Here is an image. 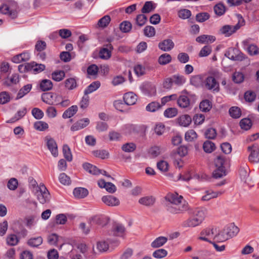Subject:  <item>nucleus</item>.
Returning a JSON list of instances; mask_svg holds the SVG:
<instances>
[{"label":"nucleus","mask_w":259,"mask_h":259,"mask_svg":"<svg viewBox=\"0 0 259 259\" xmlns=\"http://www.w3.org/2000/svg\"><path fill=\"white\" fill-rule=\"evenodd\" d=\"M166 199L168 202L166 205V209L170 213H181L189 209L188 203L177 194L168 195L166 197Z\"/></svg>","instance_id":"f257e3e1"},{"label":"nucleus","mask_w":259,"mask_h":259,"mask_svg":"<svg viewBox=\"0 0 259 259\" xmlns=\"http://www.w3.org/2000/svg\"><path fill=\"white\" fill-rule=\"evenodd\" d=\"M207 210L205 208H197L195 209L192 215L183 223L186 227H194L199 225L204 220Z\"/></svg>","instance_id":"f03ea898"},{"label":"nucleus","mask_w":259,"mask_h":259,"mask_svg":"<svg viewBox=\"0 0 259 259\" xmlns=\"http://www.w3.org/2000/svg\"><path fill=\"white\" fill-rule=\"evenodd\" d=\"M239 231V229L234 224H230L219 232V235L218 236V239L221 240V242L225 241L236 236Z\"/></svg>","instance_id":"7ed1b4c3"},{"label":"nucleus","mask_w":259,"mask_h":259,"mask_svg":"<svg viewBox=\"0 0 259 259\" xmlns=\"http://www.w3.org/2000/svg\"><path fill=\"white\" fill-rule=\"evenodd\" d=\"M245 24V21L240 15H238V22L235 25H225L219 30V33L225 37H229L235 33L240 28Z\"/></svg>","instance_id":"20e7f679"},{"label":"nucleus","mask_w":259,"mask_h":259,"mask_svg":"<svg viewBox=\"0 0 259 259\" xmlns=\"http://www.w3.org/2000/svg\"><path fill=\"white\" fill-rule=\"evenodd\" d=\"M219 235V232H218L217 229H206L202 231L201 233V236L199 239L209 243H211V240H215L218 242H221L219 240L218 236Z\"/></svg>","instance_id":"39448f33"},{"label":"nucleus","mask_w":259,"mask_h":259,"mask_svg":"<svg viewBox=\"0 0 259 259\" xmlns=\"http://www.w3.org/2000/svg\"><path fill=\"white\" fill-rule=\"evenodd\" d=\"M190 95L186 90L182 92L181 95L177 97V104L182 108H190Z\"/></svg>","instance_id":"423d86ee"},{"label":"nucleus","mask_w":259,"mask_h":259,"mask_svg":"<svg viewBox=\"0 0 259 259\" xmlns=\"http://www.w3.org/2000/svg\"><path fill=\"white\" fill-rule=\"evenodd\" d=\"M37 193H34L38 201L41 204H45L50 201V194L45 185L41 186V188Z\"/></svg>","instance_id":"0eeeda50"},{"label":"nucleus","mask_w":259,"mask_h":259,"mask_svg":"<svg viewBox=\"0 0 259 259\" xmlns=\"http://www.w3.org/2000/svg\"><path fill=\"white\" fill-rule=\"evenodd\" d=\"M225 56L234 61H242L245 59V55L235 48H229L225 53Z\"/></svg>","instance_id":"6e6552de"},{"label":"nucleus","mask_w":259,"mask_h":259,"mask_svg":"<svg viewBox=\"0 0 259 259\" xmlns=\"http://www.w3.org/2000/svg\"><path fill=\"white\" fill-rule=\"evenodd\" d=\"M248 150L250 152L248 160L250 162L255 164L259 162V147L254 144L248 147Z\"/></svg>","instance_id":"1a4fd4ad"},{"label":"nucleus","mask_w":259,"mask_h":259,"mask_svg":"<svg viewBox=\"0 0 259 259\" xmlns=\"http://www.w3.org/2000/svg\"><path fill=\"white\" fill-rule=\"evenodd\" d=\"M243 47L251 56L259 54V48L254 44H249V40L246 39L242 41Z\"/></svg>","instance_id":"9d476101"},{"label":"nucleus","mask_w":259,"mask_h":259,"mask_svg":"<svg viewBox=\"0 0 259 259\" xmlns=\"http://www.w3.org/2000/svg\"><path fill=\"white\" fill-rule=\"evenodd\" d=\"M45 141L48 149L54 157L58 155V147L55 140L49 136L45 138Z\"/></svg>","instance_id":"9b49d317"},{"label":"nucleus","mask_w":259,"mask_h":259,"mask_svg":"<svg viewBox=\"0 0 259 259\" xmlns=\"http://www.w3.org/2000/svg\"><path fill=\"white\" fill-rule=\"evenodd\" d=\"M102 202L109 206H116L120 204L119 199L113 195H106L102 197Z\"/></svg>","instance_id":"f8f14e48"},{"label":"nucleus","mask_w":259,"mask_h":259,"mask_svg":"<svg viewBox=\"0 0 259 259\" xmlns=\"http://www.w3.org/2000/svg\"><path fill=\"white\" fill-rule=\"evenodd\" d=\"M204 85L208 90L219 91V84L212 76L207 77L204 81Z\"/></svg>","instance_id":"ddd939ff"},{"label":"nucleus","mask_w":259,"mask_h":259,"mask_svg":"<svg viewBox=\"0 0 259 259\" xmlns=\"http://www.w3.org/2000/svg\"><path fill=\"white\" fill-rule=\"evenodd\" d=\"M105 46V48H103L100 50L99 56L102 59L108 60L111 56V51L113 48L111 44H107Z\"/></svg>","instance_id":"4468645a"},{"label":"nucleus","mask_w":259,"mask_h":259,"mask_svg":"<svg viewBox=\"0 0 259 259\" xmlns=\"http://www.w3.org/2000/svg\"><path fill=\"white\" fill-rule=\"evenodd\" d=\"M27 70L32 71L35 74L41 72L45 69V66L44 64H37L35 62L27 63Z\"/></svg>","instance_id":"2eb2a0df"},{"label":"nucleus","mask_w":259,"mask_h":259,"mask_svg":"<svg viewBox=\"0 0 259 259\" xmlns=\"http://www.w3.org/2000/svg\"><path fill=\"white\" fill-rule=\"evenodd\" d=\"M91 224H96L104 226L108 222V218L104 215H96L92 217L90 220Z\"/></svg>","instance_id":"dca6fc26"},{"label":"nucleus","mask_w":259,"mask_h":259,"mask_svg":"<svg viewBox=\"0 0 259 259\" xmlns=\"http://www.w3.org/2000/svg\"><path fill=\"white\" fill-rule=\"evenodd\" d=\"M90 123V120L88 118L81 119L74 123L71 127L72 131L80 130L86 127Z\"/></svg>","instance_id":"f3484780"},{"label":"nucleus","mask_w":259,"mask_h":259,"mask_svg":"<svg viewBox=\"0 0 259 259\" xmlns=\"http://www.w3.org/2000/svg\"><path fill=\"white\" fill-rule=\"evenodd\" d=\"M174 43L171 39H166L159 43V48L165 52L170 51L174 47Z\"/></svg>","instance_id":"a211bd4d"},{"label":"nucleus","mask_w":259,"mask_h":259,"mask_svg":"<svg viewBox=\"0 0 259 259\" xmlns=\"http://www.w3.org/2000/svg\"><path fill=\"white\" fill-rule=\"evenodd\" d=\"M30 58V54L27 52L16 55L12 58V61L15 63H20L23 61H27Z\"/></svg>","instance_id":"6ab92c4d"},{"label":"nucleus","mask_w":259,"mask_h":259,"mask_svg":"<svg viewBox=\"0 0 259 259\" xmlns=\"http://www.w3.org/2000/svg\"><path fill=\"white\" fill-rule=\"evenodd\" d=\"M223 193L222 191H213L211 190H207L205 192V194L202 197L201 200L203 201H208L212 198H217Z\"/></svg>","instance_id":"aec40b11"},{"label":"nucleus","mask_w":259,"mask_h":259,"mask_svg":"<svg viewBox=\"0 0 259 259\" xmlns=\"http://www.w3.org/2000/svg\"><path fill=\"white\" fill-rule=\"evenodd\" d=\"M123 100L127 106L133 105L136 104L137 101V97L133 92H128L124 95Z\"/></svg>","instance_id":"412c9836"},{"label":"nucleus","mask_w":259,"mask_h":259,"mask_svg":"<svg viewBox=\"0 0 259 259\" xmlns=\"http://www.w3.org/2000/svg\"><path fill=\"white\" fill-rule=\"evenodd\" d=\"M83 169L89 173L94 175H98L101 173L102 171L98 169L96 166L93 165L89 163H84L82 165Z\"/></svg>","instance_id":"4be33fe9"},{"label":"nucleus","mask_w":259,"mask_h":259,"mask_svg":"<svg viewBox=\"0 0 259 259\" xmlns=\"http://www.w3.org/2000/svg\"><path fill=\"white\" fill-rule=\"evenodd\" d=\"M73 193L76 198L82 199L84 198L88 195L89 191L86 188L77 187L74 189Z\"/></svg>","instance_id":"5701e85b"},{"label":"nucleus","mask_w":259,"mask_h":259,"mask_svg":"<svg viewBox=\"0 0 259 259\" xmlns=\"http://www.w3.org/2000/svg\"><path fill=\"white\" fill-rule=\"evenodd\" d=\"M0 12L5 15H8L12 19H14L17 16L16 11L10 10L9 7L7 5H3L0 7Z\"/></svg>","instance_id":"b1692460"},{"label":"nucleus","mask_w":259,"mask_h":259,"mask_svg":"<svg viewBox=\"0 0 259 259\" xmlns=\"http://www.w3.org/2000/svg\"><path fill=\"white\" fill-rule=\"evenodd\" d=\"M215 40L214 36L210 35H201L196 38V41L201 44L213 42Z\"/></svg>","instance_id":"393cba45"},{"label":"nucleus","mask_w":259,"mask_h":259,"mask_svg":"<svg viewBox=\"0 0 259 259\" xmlns=\"http://www.w3.org/2000/svg\"><path fill=\"white\" fill-rule=\"evenodd\" d=\"M29 188L31 189L32 192L34 194L38 192L39 190L41 188L42 185H45L44 184H40L38 185L36 180L32 178L29 179Z\"/></svg>","instance_id":"a878e982"},{"label":"nucleus","mask_w":259,"mask_h":259,"mask_svg":"<svg viewBox=\"0 0 259 259\" xmlns=\"http://www.w3.org/2000/svg\"><path fill=\"white\" fill-rule=\"evenodd\" d=\"M77 110L78 107L76 105H73L64 111L62 117L65 119L70 118L77 112Z\"/></svg>","instance_id":"bb28decb"},{"label":"nucleus","mask_w":259,"mask_h":259,"mask_svg":"<svg viewBox=\"0 0 259 259\" xmlns=\"http://www.w3.org/2000/svg\"><path fill=\"white\" fill-rule=\"evenodd\" d=\"M27 113V109L26 108H23L22 109L18 110L15 114L14 116L7 121V123H13L16 121L19 120L22 118Z\"/></svg>","instance_id":"cd10ccee"},{"label":"nucleus","mask_w":259,"mask_h":259,"mask_svg":"<svg viewBox=\"0 0 259 259\" xmlns=\"http://www.w3.org/2000/svg\"><path fill=\"white\" fill-rule=\"evenodd\" d=\"M43 242L42 238L40 236L30 238L27 241V244L32 247H37Z\"/></svg>","instance_id":"c85d7f7f"},{"label":"nucleus","mask_w":259,"mask_h":259,"mask_svg":"<svg viewBox=\"0 0 259 259\" xmlns=\"http://www.w3.org/2000/svg\"><path fill=\"white\" fill-rule=\"evenodd\" d=\"M54 95L52 93H44L41 96L42 101L47 104L52 105L55 104Z\"/></svg>","instance_id":"c756f323"},{"label":"nucleus","mask_w":259,"mask_h":259,"mask_svg":"<svg viewBox=\"0 0 259 259\" xmlns=\"http://www.w3.org/2000/svg\"><path fill=\"white\" fill-rule=\"evenodd\" d=\"M155 4L152 1H147L144 4L141 12L142 13H149L155 9Z\"/></svg>","instance_id":"7c9ffc66"},{"label":"nucleus","mask_w":259,"mask_h":259,"mask_svg":"<svg viewBox=\"0 0 259 259\" xmlns=\"http://www.w3.org/2000/svg\"><path fill=\"white\" fill-rule=\"evenodd\" d=\"M192 119L190 116L187 114L181 116L178 119V122L180 125L184 127L188 126L191 123Z\"/></svg>","instance_id":"2f4dec72"},{"label":"nucleus","mask_w":259,"mask_h":259,"mask_svg":"<svg viewBox=\"0 0 259 259\" xmlns=\"http://www.w3.org/2000/svg\"><path fill=\"white\" fill-rule=\"evenodd\" d=\"M100 82L96 81L91 83L84 91V94L88 95L96 91L100 87Z\"/></svg>","instance_id":"473e14b6"},{"label":"nucleus","mask_w":259,"mask_h":259,"mask_svg":"<svg viewBox=\"0 0 259 259\" xmlns=\"http://www.w3.org/2000/svg\"><path fill=\"white\" fill-rule=\"evenodd\" d=\"M167 241V238L165 237L160 236L157 238L151 243V246L153 248H158L162 246Z\"/></svg>","instance_id":"72a5a7b5"},{"label":"nucleus","mask_w":259,"mask_h":259,"mask_svg":"<svg viewBox=\"0 0 259 259\" xmlns=\"http://www.w3.org/2000/svg\"><path fill=\"white\" fill-rule=\"evenodd\" d=\"M155 201V199L153 196H146L140 198L139 202L145 206L152 205Z\"/></svg>","instance_id":"f704fd0d"},{"label":"nucleus","mask_w":259,"mask_h":259,"mask_svg":"<svg viewBox=\"0 0 259 259\" xmlns=\"http://www.w3.org/2000/svg\"><path fill=\"white\" fill-rule=\"evenodd\" d=\"M64 85L69 90H74L77 86L76 79L72 77L66 79L64 81Z\"/></svg>","instance_id":"c9c22d12"},{"label":"nucleus","mask_w":259,"mask_h":259,"mask_svg":"<svg viewBox=\"0 0 259 259\" xmlns=\"http://www.w3.org/2000/svg\"><path fill=\"white\" fill-rule=\"evenodd\" d=\"M32 85L30 84H28L24 85L21 88L17 94L16 99H19L23 97L25 95L28 94L31 90Z\"/></svg>","instance_id":"e433bc0d"},{"label":"nucleus","mask_w":259,"mask_h":259,"mask_svg":"<svg viewBox=\"0 0 259 259\" xmlns=\"http://www.w3.org/2000/svg\"><path fill=\"white\" fill-rule=\"evenodd\" d=\"M173 82L178 86H181L184 84L186 81V78L182 75L175 74L172 77Z\"/></svg>","instance_id":"4c0bfd02"},{"label":"nucleus","mask_w":259,"mask_h":259,"mask_svg":"<svg viewBox=\"0 0 259 259\" xmlns=\"http://www.w3.org/2000/svg\"><path fill=\"white\" fill-rule=\"evenodd\" d=\"M162 106V104L160 105L157 102H152L147 105L146 110L149 112H154L160 109Z\"/></svg>","instance_id":"58836bf2"},{"label":"nucleus","mask_w":259,"mask_h":259,"mask_svg":"<svg viewBox=\"0 0 259 259\" xmlns=\"http://www.w3.org/2000/svg\"><path fill=\"white\" fill-rule=\"evenodd\" d=\"M212 107L211 102L208 100L201 101L199 105L200 109L203 112L209 111Z\"/></svg>","instance_id":"ea45409f"},{"label":"nucleus","mask_w":259,"mask_h":259,"mask_svg":"<svg viewBox=\"0 0 259 259\" xmlns=\"http://www.w3.org/2000/svg\"><path fill=\"white\" fill-rule=\"evenodd\" d=\"M185 140L188 142H193L197 138V134L193 130H189L185 135Z\"/></svg>","instance_id":"a19ab883"},{"label":"nucleus","mask_w":259,"mask_h":259,"mask_svg":"<svg viewBox=\"0 0 259 259\" xmlns=\"http://www.w3.org/2000/svg\"><path fill=\"white\" fill-rule=\"evenodd\" d=\"M52 82L49 79H44L40 83V88L42 91H47L52 89Z\"/></svg>","instance_id":"79ce46f5"},{"label":"nucleus","mask_w":259,"mask_h":259,"mask_svg":"<svg viewBox=\"0 0 259 259\" xmlns=\"http://www.w3.org/2000/svg\"><path fill=\"white\" fill-rule=\"evenodd\" d=\"M203 148L205 152L209 153L215 150V146L213 142L206 141L203 143Z\"/></svg>","instance_id":"37998d69"},{"label":"nucleus","mask_w":259,"mask_h":259,"mask_svg":"<svg viewBox=\"0 0 259 259\" xmlns=\"http://www.w3.org/2000/svg\"><path fill=\"white\" fill-rule=\"evenodd\" d=\"M252 124V122L249 118H245L241 119L240 121V126L241 128L245 131L249 130L251 128Z\"/></svg>","instance_id":"c03bdc74"},{"label":"nucleus","mask_w":259,"mask_h":259,"mask_svg":"<svg viewBox=\"0 0 259 259\" xmlns=\"http://www.w3.org/2000/svg\"><path fill=\"white\" fill-rule=\"evenodd\" d=\"M110 21V17L109 15H105L99 20L98 25L99 27L105 28L108 25Z\"/></svg>","instance_id":"a18cd8bd"},{"label":"nucleus","mask_w":259,"mask_h":259,"mask_svg":"<svg viewBox=\"0 0 259 259\" xmlns=\"http://www.w3.org/2000/svg\"><path fill=\"white\" fill-rule=\"evenodd\" d=\"M93 154L95 156L103 159L108 158L109 156V153L105 150H98L93 151Z\"/></svg>","instance_id":"49530a36"},{"label":"nucleus","mask_w":259,"mask_h":259,"mask_svg":"<svg viewBox=\"0 0 259 259\" xmlns=\"http://www.w3.org/2000/svg\"><path fill=\"white\" fill-rule=\"evenodd\" d=\"M114 106L117 110L121 112L127 111V105L125 102L123 103L121 100L115 101L114 103Z\"/></svg>","instance_id":"de8ad7c7"},{"label":"nucleus","mask_w":259,"mask_h":259,"mask_svg":"<svg viewBox=\"0 0 259 259\" xmlns=\"http://www.w3.org/2000/svg\"><path fill=\"white\" fill-rule=\"evenodd\" d=\"M65 76V72L63 70L55 71L52 74V79L56 81L62 80Z\"/></svg>","instance_id":"09e8293b"},{"label":"nucleus","mask_w":259,"mask_h":259,"mask_svg":"<svg viewBox=\"0 0 259 259\" xmlns=\"http://www.w3.org/2000/svg\"><path fill=\"white\" fill-rule=\"evenodd\" d=\"M34 127L37 131H44L48 128L49 125L48 123L45 121H38L34 123Z\"/></svg>","instance_id":"8fccbe9b"},{"label":"nucleus","mask_w":259,"mask_h":259,"mask_svg":"<svg viewBox=\"0 0 259 259\" xmlns=\"http://www.w3.org/2000/svg\"><path fill=\"white\" fill-rule=\"evenodd\" d=\"M171 60V56L168 54H164L160 56L158 62L161 65H165L169 63Z\"/></svg>","instance_id":"3c124183"},{"label":"nucleus","mask_w":259,"mask_h":259,"mask_svg":"<svg viewBox=\"0 0 259 259\" xmlns=\"http://www.w3.org/2000/svg\"><path fill=\"white\" fill-rule=\"evenodd\" d=\"M230 116L234 118H239L241 115V112L238 107H232L229 109Z\"/></svg>","instance_id":"603ef678"},{"label":"nucleus","mask_w":259,"mask_h":259,"mask_svg":"<svg viewBox=\"0 0 259 259\" xmlns=\"http://www.w3.org/2000/svg\"><path fill=\"white\" fill-rule=\"evenodd\" d=\"M63 153L64 157L68 161H71L72 160V155L71 152L70 148L67 145H64L63 147Z\"/></svg>","instance_id":"864d4df0"},{"label":"nucleus","mask_w":259,"mask_h":259,"mask_svg":"<svg viewBox=\"0 0 259 259\" xmlns=\"http://www.w3.org/2000/svg\"><path fill=\"white\" fill-rule=\"evenodd\" d=\"M233 80L236 83H240L242 82L244 79L243 74L240 72H235L232 76Z\"/></svg>","instance_id":"5fc2aeb1"},{"label":"nucleus","mask_w":259,"mask_h":259,"mask_svg":"<svg viewBox=\"0 0 259 259\" xmlns=\"http://www.w3.org/2000/svg\"><path fill=\"white\" fill-rule=\"evenodd\" d=\"M136 148V146L134 143H125L121 147L122 150L125 152H132Z\"/></svg>","instance_id":"6e6d98bb"},{"label":"nucleus","mask_w":259,"mask_h":259,"mask_svg":"<svg viewBox=\"0 0 259 259\" xmlns=\"http://www.w3.org/2000/svg\"><path fill=\"white\" fill-rule=\"evenodd\" d=\"M132 25L128 21H123L120 24V29L124 33L128 32L131 28Z\"/></svg>","instance_id":"4d7b16f0"},{"label":"nucleus","mask_w":259,"mask_h":259,"mask_svg":"<svg viewBox=\"0 0 259 259\" xmlns=\"http://www.w3.org/2000/svg\"><path fill=\"white\" fill-rule=\"evenodd\" d=\"M178 110L176 108H169L164 112V115L168 118H172L177 115Z\"/></svg>","instance_id":"13d9d810"},{"label":"nucleus","mask_w":259,"mask_h":259,"mask_svg":"<svg viewBox=\"0 0 259 259\" xmlns=\"http://www.w3.org/2000/svg\"><path fill=\"white\" fill-rule=\"evenodd\" d=\"M226 172L225 167H217L213 172L214 178L218 179L226 176Z\"/></svg>","instance_id":"bf43d9fd"},{"label":"nucleus","mask_w":259,"mask_h":259,"mask_svg":"<svg viewBox=\"0 0 259 259\" xmlns=\"http://www.w3.org/2000/svg\"><path fill=\"white\" fill-rule=\"evenodd\" d=\"M19 239L16 235L11 234L9 235L7 238V243L11 246H15L18 243Z\"/></svg>","instance_id":"052dcab7"},{"label":"nucleus","mask_w":259,"mask_h":259,"mask_svg":"<svg viewBox=\"0 0 259 259\" xmlns=\"http://www.w3.org/2000/svg\"><path fill=\"white\" fill-rule=\"evenodd\" d=\"M18 186V180L14 178H11L8 182L7 187L11 190H15Z\"/></svg>","instance_id":"680f3d73"},{"label":"nucleus","mask_w":259,"mask_h":259,"mask_svg":"<svg viewBox=\"0 0 259 259\" xmlns=\"http://www.w3.org/2000/svg\"><path fill=\"white\" fill-rule=\"evenodd\" d=\"M158 169L161 172H166L168 170L169 165L167 162L161 160L157 163Z\"/></svg>","instance_id":"e2e57ef3"},{"label":"nucleus","mask_w":259,"mask_h":259,"mask_svg":"<svg viewBox=\"0 0 259 259\" xmlns=\"http://www.w3.org/2000/svg\"><path fill=\"white\" fill-rule=\"evenodd\" d=\"M212 51L211 47L209 46H205L200 50L199 56L204 57L208 56Z\"/></svg>","instance_id":"0e129e2a"},{"label":"nucleus","mask_w":259,"mask_h":259,"mask_svg":"<svg viewBox=\"0 0 259 259\" xmlns=\"http://www.w3.org/2000/svg\"><path fill=\"white\" fill-rule=\"evenodd\" d=\"M144 32L145 36L151 37L155 35V30L153 26H147L144 29Z\"/></svg>","instance_id":"69168bd1"},{"label":"nucleus","mask_w":259,"mask_h":259,"mask_svg":"<svg viewBox=\"0 0 259 259\" xmlns=\"http://www.w3.org/2000/svg\"><path fill=\"white\" fill-rule=\"evenodd\" d=\"M191 16V12L187 9H181L178 12V16L183 19L189 18Z\"/></svg>","instance_id":"338daca9"},{"label":"nucleus","mask_w":259,"mask_h":259,"mask_svg":"<svg viewBox=\"0 0 259 259\" xmlns=\"http://www.w3.org/2000/svg\"><path fill=\"white\" fill-rule=\"evenodd\" d=\"M60 182L64 185H68L71 183L70 178L65 173H61L59 177Z\"/></svg>","instance_id":"774afa93"}]
</instances>
